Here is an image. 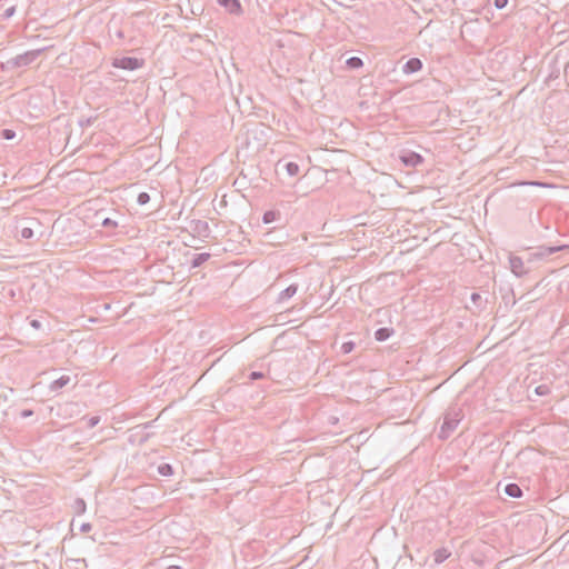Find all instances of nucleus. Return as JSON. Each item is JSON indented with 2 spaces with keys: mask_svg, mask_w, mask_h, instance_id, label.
<instances>
[{
  "mask_svg": "<svg viewBox=\"0 0 569 569\" xmlns=\"http://www.w3.org/2000/svg\"><path fill=\"white\" fill-rule=\"evenodd\" d=\"M44 51V48L37 49V50H30L22 54H18L17 57H13L6 62L1 63V69L4 71L23 68L30 66L42 52Z\"/></svg>",
  "mask_w": 569,
  "mask_h": 569,
  "instance_id": "f257e3e1",
  "label": "nucleus"
},
{
  "mask_svg": "<svg viewBox=\"0 0 569 569\" xmlns=\"http://www.w3.org/2000/svg\"><path fill=\"white\" fill-rule=\"evenodd\" d=\"M461 418L462 416L459 409L450 408L443 416V422L440 427L438 437L441 440L448 439L458 427Z\"/></svg>",
  "mask_w": 569,
  "mask_h": 569,
  "instance_id": "f03ea898",
  "label": "nucleus"
},
{
  "mask_svg": "<svg viewBox=\"0 0 569 569\" xmlns=\"http://www.w3.org/2000/svg\"><path fill=\"white\" fill-rule=\"evenodd\" d=\"M112 66L118 69L133 71L143 66V60L136 57H122L114 59Z\"/></svg>",
  "mask_w": 569,
  "mask_h": 569,
  "instance_id": "7ed1b4c3",
  "label": "nucleus"
},
{
  "mask_svg": "<svg viewBox=\"0 0 569 569\" xmlns=\"http://www.w3.org/2000/svg\"><path fill=\"white\" fill-rule=\"evenodd\" d=\"M399 159L403 163V166L408 168H417L421 166L425 161L423 157L411 150H402L399 153Z\"/></svg>",
  "mask_w": 569,
  "mask_h": 569,
  "instance_id": "20e7f679",
  "label": "nucleus"
},
{
  "mask_svg": "<svg viewBox=\"0 0 569 569\" xmlns=\"http://www.w3.org/2000/svg\"><path fill=\"white\" fill-rule=\"evenodd\" d=\"M510 269L512 273L517 277H522L527 273V270L525 269L523 261L518 256H511L509 258Z\"/></svg>",
  "mask_w": 569,
  "mask_h": 569,
  "instance_id": "39448f33",
  "label": "nucleus"
},
{
  "mask_svg": "<svg viewBox=\"0 0 569 569\" xmlns=\"http://www.w3.org/2000/svg\"><path fill=\"white\" fill-rule=\"evenodd\" d=\"M568 244H560V246H541L538 248V251L535 253L536 257L545 258L548 256H551L556 252L562 251L567 249Z\"/></svg>",
  "mask_w": 569,
  "mask_h": 569,
  "instance_id": "423d86ee",
  "label": "nucleus"
},
{
  "mask_svg": "<svg viewBox=\"0 0 569 569\" xmlns=\"http://www.w3.org/2000/svg\"><path fill=\"white\" fill-rule=\"evenodd\" d=\"M423 67L422 61L419 58H410L402 67L405 74H412L420 71Z\"/></svg>",
  "mask_w": 569,
  "mask_h": 569,
  "instance_id": "0eeeda50",
  "label": "nucleus"
},
{
  "mask_svg": "<svg viewBox=\"0 0 569 569\" xmlns=\"http://www.w3.org/2000/svg\"><path fill=\"white\" fill-rule=\"evenodd\" d=\"M297 291L298 284L292 283L279 293L277 301L280 303L286 302L287 300L291 299L297 293Z\"/></svg>",
  "mask_w": 569,
  "mask_h": 569,
  "instance_id": "6e6552de",
  "label": "nucleus"
},
{
  "mask_svg": "<svg viewBox=\"0 0 569 569\" xmlns=\"http://www.w3.org/2000/svg\"><path fill=\"white\" fill-rule=\"evenodd\" d=\"M217 2L226 8L230 13H239L241 11V4L239 0H217Z\"/></svg>",
  "mask_w": 569,
  "mask_h": 569,
  "instance_id": "1a4fd4ad",
  "label": "nucleus"
},
{
  "mask_svg": "<svg viewBox=\"0 0 569 569\" xmlns=\"http://www.w3.org/2000/svg\"><path fill=\"white\" fill-rule=\"evenodd\" d=\"M505 493L511 498H521L523 492L518 483L510 482L505 487Z\"/></svg>",
  "mask_w": 569,
  "mask_h": 569,
  "instance_id": "9d476101",
  "label": "nucleus"
},
{
  "mask_svg": "<svg viewBox=\"0 0 569 569\" xmlns=\"http://www.w3.org/2000/svg\"><path fill=\"white\" fill-rule=\"evenodd\" d=\"M153 422H154V421H149V422H146V423L139 425V426H137V427L134 428V430H139V431H137V432L133 435V436H140L139 443H143V442H146V441L149 439V437H150V433H148V432L142 433V432H140V431H144V430H147V429L151 428V427H152V425H153Z\"/></svg>",
  "mask_w": 569,
  "mask_h": 569,
  "instance_id": "9b49d317",
  "label": "nucleus"
},
{
  "mask_svg": "<svg viewBox=\"0 0 569 569\" xmlns=\"http://www.w3.org/2000/svg\"><path fill=\"white\" fill-rule=\"evenodd\" d=\"M393 332L395 330L392 328L381 327L376 330L375 338L377 341L382 342L388 340L393 335Z\"/></svg>",
  "mask_w": 569,
  "mask_h": 569,
  "instance_id": "f8f14e48",
  "label": "nucleus"
},
{
  "mask_svg": "<svg viewBox=\"0 0 569 569\" xmlns=\"http://www.w3.org/2000/svg\"><path fill=\"white\" fill-rule=\"evenodd\" d=\"M71 378L70 376H61L60 378L53 380L50 383V390L56 392L66 387L70 382Z\"/></svg>",
  "mask_w": 569,
  "mask_h": 569,
  "instance_id": "ddd939ff",
  "label": "nucleus"
},
{
  "mask_svg": "<svg viewBox=\"0 0 569 569\" xmlns=\"http://www.w3.org/2000/svg\"><path fill=\"white\" fill-rule=\"evenodd\" d=\"M210 258V253L208 252H201V253H196L193 254L192 257V260H191V267L192 268H199L201 267L206 261H208Z\"/></svg>",
  "mask_w": 569,
  "mask_h": 569,
  "instance_id": "4468645a",
  "label": "nucleus"
},
{
  "mask_svg": "<svg viewBox=\"0 0 569 569\" xmlns=\"http://www.w3.org/2000/svg\"><path fill=\"white\" fill-rule=\"evenodd\" d=\"M451 556L447 548H439L433 552V560L437 565L442 563Z\"/></svg>",
  "mask_w": 569,
  "mask_h": 569,
  "instance_id": "2eb2a0df",
  "label": "nucleus"
},
{
  "mask_svg": "<svg viewBox=\"0 0 569 569\" xmlns=\"http://www.w3.org/2000/svg\"><path fill=\"white\" fill-rule=\"evenodd\" d=\"M284 170L290 177H295L299 173V164L292 161H289L283 164Z\"/></svg>",
  "mask_w": 569,
  "mask_h": 569,
  "instance_id": "dca6fc26",
  "label": "nucleus"
},
{
  "mask_svg": "<svg viewBox=\"0 0 569 569\" xmlns=\"http://www.w3.org/2000/svg\"><path fill=\"white\" fill-rule=\"evenodd\" d=\"M158 472L163 477H170L173 475V467L170 463H161L158 467Z\"/></svg>",
  "mask_w": 569,
  "mask_h": 569,
  "instance_id": "f3484780",
  "label": "nucleus"
},
{
  "mask_svg": "<svg viewBox=\"0 0 569 569\" xmlns=\"http://www.w3.org/2000/svg\"><path fill=\"white\" fill-rule=\"evenodd\" d=\"M278 217H279V212H277L274 210H268L263 213L262 221H263V223L268 224V223L276 221V219Z\"/></svg>",
  "mask_w": 569,
  "mask_h": 569,
  "instance_id": "a211bd4d",
  "label": "nucleus"
},
{
  "mask_svg": "<svg viewBox=\"0 0 569 569\" xmlns=\"http://www.w3.org/2000/svg\"><path fill=\"white\" fill-rule=\"evenodd\" d=\"M347 66L350 69H359L363 66V62L359 57H351L347 60Z\"/></svg>",
  "mask_w": 569,
  "mask_h": 569,
  "instance_id": "6ab92c4d",
  "label": "nucleus"
},
{
  "mask_svg": "<svg viewBox=\"0 0 569 569\" xmlns=\"http://www.w3.org/2000/svg\"><path fill=\"white\" fill-rule=\"evenodd\" d=\"M356 348V343L353 341H346L341 345V352L343 355H348L350 352H352Z\"/></svg>",
  "mask_w": 569,
  "mask_h": 569,
  "instance_id": "aec40b11",
  "label": "nucleus"
},
{
  "mask_svg": "<svg viewBox=\"0 0 569 569\" xmlns=\"http://www.w3.org/2000/svg\"><path fill=\"white\" fill-rule=\"evenodd\" d=\"M20 236L22 239H26V240L32 239L34 236L33 229L31 227H23L20 230Z\"/></svg>",
  "mask_w": 569,
  "mask_h": 569,
  "instance_id": "412c9836",
  "label": "nucleus"
},
{
  "mask_svg": "<svg viewBox=\"0 0 569 569\" xmlns=\"http://www.w3.org/2000/svg\"><path fill=\"white\" fill-rule=\"evenodd\" d=\"M535 393L540 397L547 396L550 393V388L547 385H539L535 388Z\"/></svg>",
  "mask_w": 569,
  "mask_h": 569,
  "instance_id": "4be33fe9",
  "label": "nucleus"
},
{
  "mask_svg": "<svg viewBox=\"0 0 569 569\" xmlns=\"http://www.w3.org/2000/svg\"><path fill=\"white\" fill-rule=\"evenodd\" d=\"M101 226L107 229H113L118 227V222L109 217L103 218L101 221Z\"/></svg>",
  "mask_w": 569,
  "mask_h": 569,
  "instance_id": "5701e85b",
  "label": "nucleus"
},
{
  "mask_svg": "<svg viewBox=\"0 0 569 569\" xmlns=\"http://www.w3.org/2000/svg\"><path fill=\"white\" fill-rule=\"evenodd\" d=\"M0 137L4 140H12L16 137V132L12 129H2L0 131Z\"/></svg>",
  "mask_w": 569,
  "mask_h": 569,
  "instance_id": "b1692460",
  "label": "nucleus"
},
{
  "mask_svg": "<svg viewBox=\"0 0 569 569\" xmlns=\"http://www.w3.org/2000/svg\"><path fill=\"white\" fill-rule=\"evenodd\" d=\"M74 509L77 511V513H83L86 511V502L83 499L81 498H78L76 499L74 501Z\"/></svg>",
  "mask_w": 569,
  "mask_h": 569,
  "instance_id": "393cba45",
  "label": "nucleus"
},
{
  "mask_svg": "<svg viewBox=\"0 0 569 569\" xmlns=\"http://www.w3.org/2000/svg\"><path fill=\"white\" fill-rule=\"evenodd\" d=\"M150 201V196L148 192H140L137 197V202L140 206H144Z\"/></svg>",
  "mask_w": 569,
  "mask_h": 569,
  "instance_id": "a878e982",
  "label": "nucleus"
},
{
  "mask_svg": "<svg viewBox=\"0 0 569 569\" xmlns=\"http://www.w3.org/2000/svg\"><path fill=\"white\" fill-rule=\"evenodd\" d=\"M96 118L89 117V118H81L79 119V126L81 128H88L91 127L94 122Z\"/></svg>",
  "mask_w": 569,
  "mask_h": 569,
  "instance_id": "bb28decb",
  "label": "nucleus"
},
{
  "mask_svg": "<svg viewBox=\"0 0 569 569\" xmlns=\"http://www.w3.org/2000/svg\"><path fill=\"white\" fill-rule=\"evenodd\" d=\"M99 422H100V417H99V416H92V417L88 418V420H87V426H88V428L92 429V428H94Z\"/></svg>",
  "mask_w": 569,
  "mask_h": 569,
  "instance_id": "cd10ccee",
  "label": "nucleus"
},
{
  "mask_svg": "<svg viewBox=\"0 0 569 569\" xmlns=\"http://www.w3.org/2000/svg\"><path fill=\"white\" fill-rule=\"evenodd\" d=\"M16 13V6H11L9 8H7L3 13H2V17L4 19H9L11 18L13 14Z\"/></svg>",
  "mask_w": 569,
  "mask_h": 569,
  "instance_id": "c85d7f7f",
  "label": "nucleus"
},
{
  "mask_svg": "<svg viewBox=\"0 0 569 569\" xmlns=\"http://www.w3.org/2000/svg\"><path fill=\"white\" fill-rule=\"evenodd\" d=\"M208 229H209V226L206 221L198 220V222L196 224V230L199 233L202 232L203 230H208Z\"/></svg>",
  "mask_w": 569,
  "mask_h": 569,
  "instance_id": "c756f323",
  "label": "nucleus"
},
{
  "mask_svg": "<svg viewBox=\"0 0 569 569\" xmlns=\"http://www.w3.org/2000/svg\"><path fill=\"white\" fill-rule=\"evenodd\" d=\"M263 377H264V373L261 371H252L249 373V379L252 381L262 379Z\"/></svg>",
  "mask_w": 569,
  "mask_h": 569,
  "instance_id": "7c9ffc66",
  "label": "nucleus"
},
{
  "mask_svg": "<svg viewBox=\"0 0 569 569\" xmlns=\"http://www.w3.org/2000/svg\"><path fill=\"white\" fill-rule=\"evenodd\" d=\"M470 298L476 306H480L482 298L478 292H472Z\"/></svg>",
  "mask_w": 569,
  "mask_h": 569,
  "instance_id": "2f4dec72",
  "label": "nucleus"
},
{
  "mask_svg": "<svg viewBox=\"0 0 569 569\" xmlns=\"http://www.w3.org/2000/svg\"><path fill=\"white\" fill-rule=\"evenodd\" d=\"M493 4L497 9L501 10L508 4V0H493Z\"/></svg>",
  "mask_w": 569,
  "mask_h": 569,
  "instance_id": "473e14b6",
  "label": "nucleus"
},
{
  "mask_svg": "<svg viewBox=\"0 0 569 569\" xmlns=\"http://www.w3.org/2000/svg\"><path fill=\"white\" fill-rule=\"evenodd\" d=\"M74 562L78 565V567L76 569H83V568H87L88 567V563L86 561V559H74Z\"/></svg>",
  "mask_w": 569,
  "mask_h": 569,
  "instance_id": "72a5a7b5",
  "label": "nucleus"
},
{
  "mask_svg": "<svg viewBox=\"0 0 569 569\" xmlns=\"http://www.w3.org/2000/svg\"><path fill=\"white\" fill-rule=\"evenodd\" d=\"M29 323H30V326H31L33 329H36V330H39V329H41V327H42L41 321H40V320H38V319H32V320H30V322H29Z\"/></svg>",
  "mask_w": 569,
  "mask_h": 569,
  "instance_id": "f704fd0d",
  "label": "nucleus"
},
{
  "mask_svg": "<svg viewBox=\"0 0 569 569\" xmlns=\"http://www.w3.org/2000/svg\"><path fill=\"white\" fill-rule=\"evenodd\" d=\"M91 528H92L91 523L84 522V523L81 525L80 530L82 532H89L91 530Z\"/></svg>",
  "mask_w": 569,
  "mask_h": 569,
  "instance_id": "c9c22d12",
  "label": "nucleus"
},
{
  "mask_svg": "<svg viewBox=\"0 0 569 569\" xmlns=\"http://www.w3.org/2000/svg\"><path fill=\"white\" fill-rule=\"evenodd\" d=\"M31 415H32V411H31V410H24V411L22 412V416H23V417H29V416H31Z\"/></svg>",
  "mask_w": 569,
  "mask_h": 569,
  "instance_id": "e433bc0d",
  "label": "nucleus"
},
{
  "mask_svg": "<svg viewBox=\"0 0 569 569\" xmlns=\"http://www.w3.org/2000/svg\"><path fill=\"white\" fill-rule=\"evenodd\" d=\"M166 569H181V567L178 565H171V566H168Z\"/></svg>",
  "mask_w": 569,
  "mask_h": 569,
  "instance_id": "4c0bfd02",
  "label": "nucleus"
}]
</instances>
